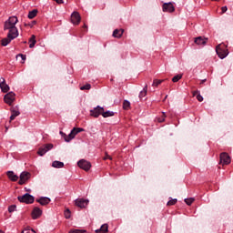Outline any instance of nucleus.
Instances as JSON below:
<instances>
[{"instance_id":"21","label":"nucleus","mask_w":233,"mask_h":233,"mask_svg":"<svg viewBox=\"0 0 233 233\" xmlns=\"http://www.w3.org/2000/svg\"><path fill=\"white\" fill-rule=\"evenodd\" d=\"M35 43H37V40H35V35H32L29 39V48H34V46H35Z\"/></svg>"},{"instance_id":"20","label":"nucleus","mask_w":233,"mask_h":233,"mask_svg":"<svg viewBox=\"0 0 233 233\" xmlns=\"http://www.w3.org/2000/svg\"><path fill=\"white\" fill-rule=\"evenodd\" d=\"M124 32L125 30L123 29H115L113 32V37H116L117 39H119L123 36Z\"/></svg>"},{"instance_id":"18","label":"nucleus","mask_w":233,"mask_h":233,"mask_svg":"<svg viewBox=\"0 0 233 233\" xmlns=\"http://www.w3.org/2000/svg\"><path fill=\"white\" fill-rule=\"evenodd\" d=\"M6 176L10 181H17V179H19V177L14 174V171H7Z\"/></svg>"},{"instance_id":"4","label":"nucleus","mask_w":233,"mask_h":233,"mask_svg":"<svg viewBox=\"0 0 233 233\" xmlns=\"http://www.w3.org/2000/svg\"><path fill=\"white\" fill-rule=\"evenodd\" d=\"M216 52L220 59H225L228 56V50L225 49V46H217Z\"/></svg>"},{"instance_id":"8","label":"nucleus","mask_w":233,"mask_h":233,"mask_svg":"<svg viewBox=\"0 0 233 233\" xmlns=\"http://www.w3.org/2000/svg\"><path fill=\"white\" fill-rule=\"evenodd\" d=\"M30 172L24 171L20 174V179L18 181V185H25L28 179L31 177Z\"/></svg>"},{"instance_id":"47","label":"nucleus","mask_w":233,"mask_h":233,"mask_svg":"<svg viewBox=\"0 0 233 233\" xmlns=\"http://www.w3.org/2000/svg\"><path fill=\"white\" fill-rule=\"evenodd\" d=\"M0 233H5V231H3V230L0 229Z\"/></svg>"},{"instance_id":"36","label":"nucleus","mask_w":233,"mask_h":233,"mask_svg":"<svg viewBox=\"0 0 233 233\" xmlns=\"http://www.w3.org/2000/svg\"><path fill=\"white\" fill-rule=\"evenodd\" d=\"M15 205H12L8 208V212L12 213V212H15Z\"/></svg>"},{"instance_id":"3","label":"nucleus","mask_w":233,"mask_h":233,"mask_svg":"<svg viewBox=\"0 0 233 233\" xmlns=\"http://www.w3.org/2000/svg\"><path fill=\"white\" fill-rule=\"evenodd\" d=\"M79 132H85V129L81 128V127H74L71 130L68 137H66V142L70 143V141H72V139H74L76 137V136H77V134H79Z\"/></svg>"},{"instance_id":"2","label":"nucleus","mask_w":233,"mask_h":233,"mask_svg":"<svg viewBox=\"0 0 233 233\" xmlns=\"http://www.w3.org/2000/svg\"><path fill=\"white\" fill-rule=\"evenodd\" d=\"M17 199L18 201H20V203H26V205H30L34 203L35 198H34V196L25 193L24 196L17 197Z\"/></svg>"},{"instance_id":"31","label":"nucleus","mask_w":233,"mask_h":233,"mask_svg":"<svg viewBox=\"0 0 233 233\" xmlns=\"http://www.w3.org/2000/svg\"><path fill=\"white\" fill-rule=\"evenodd\" d=\"M177 203V199L174 198L167 202V207H172V205H176Z\"/></svg>"},{"instance_id":"12","label":"nucleus","mask_w":233,"mask_h":233,"mask_svg":"<svg viewBox=\"0 0 233 233\" xmlns=\"http://www.w3.org/2000/svg\"><path fill=\"white\" fill-rule=\"evenodd\" d=\"M162 10L163 12H169V13H172V12H175L176 8L174 7V5H172V3H165L163 5H162Z\"/></svg>"},{"instance_id":"7","label":"nucleus","mask_w":233,"mask_h":233,"mask_svg":"<svg viewBox=\"0 0 233 233\" xmlns=\"http://www.w3.org/2000/svg\"><path fill=\"white\" fill-rule=\"evenodd\" d=\"M54 148V145L53 144H46L44 147H39L37 154L38 156H45V154H46V152H48L49 150H52Z\"/></svg>"},{"instance_id":"45","label":"nucleus","mask_w":233,"mask_h":233,"mask_svg":"<svg viewBox=\"0 0 233 233\" xmlns=\"http://www.w3.org/2000/svg\"><path fill=\"white\" fill-rule=\"evenodd\" d=\"M3 80L5 81V78H4V77H1V78H0V83H3Z\"/></svg>"},{"instance_id":"40","label":"nucleus","mask_w":233,"mask_h":233,"mask_svg":"<svg viewBox=\"0 0 233 233\" xmlns=\"http://www.w3.org/2000/svg\"><path fill=\"white\" fill-rule=\"evenodd\" d=\"M228 10V8L227 7V5H225L221 8L222 14H225V12H227Z\"/></svg>"},{"instance_id":"28","label":"nucleus","mask_w":233,"mask_h":233,"mask_svg":"<svg viewBox=\"0 0 233 233\" xmlns=\"http://www.w3.org/2000/svg\"><path fill=\"white\" fill-rule=\"evenodd\" d=\"M123 108L124 110H128L130 108V102H128V100H124Z\"/></svg>"},{"instance_id":"13","label":"nucleus","mask_w":233,"mask_h":233,"mask_svg":"<svg viewBox=\"0 0 233 233\" xmlns=\"http://www.w3.org/2000/svg\"><path fill=\"white\" fill-rule=\"evenodd\" d=\"M75 204L79 208H85L86 207V205H88V200L83 199V198H78V199L75 200Z\"/></svg>"},{"instance_id":"49","label":"nucleus","mask_w":233,"mask_h":233,"mask_svg":"<svg viewBox=\"0 0 233 233\" xmlns=\"http://www.w3.org/2000/svg\"><path fill=\"white\" fill-rule=\"evenodd\" d=\"M211 1H219V0H211Z\"/></svg>"},{"instance_id":"30","label":"nucleus","mask_w":233,"mask_h":233,"mask_svg":"<svg viewBox=\"0 0 233 233\" xmlns=\"http://www.w3.org/2000/svg\"><path fill=\"white\" fill-rule=\"evenodd\" d=\"M194 201H195L194 198H189L185 199V203H187L188 206L194 203Z\"/></svg>"},{"instance_id":"50","label":"nucleus","mask_w":233,"mask_h":233,"mask_svg":"<svg viewBox=\"0 0 233 233\" xmlns=\"http://www.w3.org/2000/svg\"><path fill=\"white\" fill-rule=\"evenodd\" d=\"M84 28H86V25H84Z\"/></svg>"},{"instance_id":"5","label":"nucleus","mask_w":233,"mask_h":233,"mask_svg":"<svg viewBox=\"0 0 233 233\" xmlns=\"http://www.w3.org/2000/svg\"><path fill=\"white\" fill-rule=\"evenodd\" d=\"M4 100H5V103H6V105H9V106H12V103L15 101V93L14 92L7 93L6 95H5Z\"/></svg>"},{"instance_id":"29","label":"nucleus","mask_w":233,"mask_h":233,"mask_svg":"<svg viewBox=\"0 0 233 233\" xmlns=\"http://www.w3.org/2000/svg\"><path fill=\"white\" fill-rule=\"evenodd\" d=\"M165 80H158V79H154L152 86H159L161 83H163Z\"/></svg>"},{"instance_id":"10","label":"nucleus","mask_w":233,"mask_h":233,"mask_svg":"<svg viewBox=\"0 0 233 233\" xmlns=\"http://www.w3.org/2000/svg\"><path fill=\"white\" fill-rule=\"evenodd\" d=\"M103 109L104 107L97 106L96 107L90 110V116H92L93 117H98L99 116H103Z\"/></svg>"},{"instance_id":"25","label":"nucleus","mask_w":233,"mask_h":233,"mask_svg":"<svg viewBox=\"0 0 233 233\" xmlns=\"http://www.w3.org/2000/svg\"><path fill=\"white\" fill-rule=\"evenodd\" d=\"M102 116H103V117H112L114 116V112H112V111L105 112V108H104L103 112H102Z\"/></svg>"},{"instance_id":"14","label":"nucleus","mask_w":233,"mask_h":233,"mask_svg":"<svg viewBox=\"0 0 233 233\" xmlns=\"http://www.w3.org/2000/svg\"><path fill=\"white\" fill-rule=\"evenodd\" d=\"M43 214V210L39 208H35L32 211V218L33 219H38V218H41Z\"/></svg>"},{"instance_id":"44","label":"nucleus","mask_w":233,"mask_h":233,"mask_svg":"<svg viewBox=\"0 0 233 233\" xmlns=\"http://www.w3.org/2000/svg\"><path fill=\"white\" fill-rule=\"evenodd\" d=\"M36 23H37L36 21H33L32 22V26H34V25H36Z\"/></svg>"},{"instance_id":"19","label":"nucleus","mask_w":233,"mask_h":233,"mask_svg":"<svg viewBox=\"0 0 233 233\" xmlns=\"http://www.w3.org/2000/svg\"><path fill=\"white\" fill-rule=\"evenodd\" d=\"M36 202L40 203L42 206L48 205V203H50V198L46 197H42L36 199Z\"/></svg>"},{"instance_id":"11","label":"nucleus","mask_w":233,"mask_h":233,"mask_svg":"<svg viewBox=\"0 0 233 233\" xmlns=\"http://www.w3.org/2000/svg\"><path fill=\"white\" fill-rule=\"evenodd\" d=\"M71 23H73V25H79V23H81V15L78 12H73L71 15Z\"/></svg>"},{"instance_id":"23","label":"nucleus","mask_w":233,"mask_h":233,"mask_svg":"<svg viewBox=\"0 0 233 233\" xmlns=\"http://www.w3.org/2000/svg\"><path fill=\"white\" fill-rule=\"evenodd\" d=\"M52 167H54V168H63V167H65V163L56 160L52 163Z\"/></svg>"},{"instance_id":"38","label":"nucleus","mask_w":233,"mask_h":233,"mask_svg":"<svg viewBox=\"0 0 233 233\" xmlns=\"http://www.w3.org/2000/svg\"><path fill=\"white\" fill-rule=\"evenodd\" d=\"M85 231H82L81 229H72L68 233H83Z\"/></svg>"},{"instance_id":"17","label":"nucleus","mask_w":233,"mask_h":233,"mask_svg":"<svg viewBox=\"0 0 233 233\" xmlns=\"http://www.w3.org/2000/svg\"><path fill=\"white\" fill-rule=\"evenodd\" d=\"M0 88H1L2 92H4V94H6V92H8V90H10V86H7L6 80H3L2 82H0Z\"/></svg>"},{"instance_id":"34","label":"nucleus","mask_w":233,"mask_h":233,"mask_svg":"<svg viewBox=\"0 0 233 233\" xmlns=\"http://www.w3.org/2000/svg\"><path fill=\"white\" fill-rule=\"evenodd\" d=\"M165 117H167V116L165 113H162V116L157 118L158 123H163V121H165Z\"/></svg>"},{"instance_id":"37","label":"nucleus","mask_w":233,"mask_h":233,"mask_svg":"<svg viewBox=\"0 0 233 233\" xmlns=\"http://www.w3.org/2000/svg\"><path fill=\"white\" fill-rule=\"evenodd\" d=\"M65 218L66 219H70V209L65 211Z\"/></svg>"},{"instance_id":"16","label":"nucleus","mask_w":233,"mask_h":233,"mask_svg":"<svg viewBox=\"0 0 233 233\" xmlns=\"http://www.w3.org/2000/svg\"><path fill=\"white\" fill-rule=\"evenodd\" d=\"M208 41V38H203V36H198L195 38V44L196 45H207V42Z\"/></svg>"},{"instance_id":"32","label":"nucleus","mask_w":233,"mask_h":233,"mask_svg":"<svg viewBox=\"0 0 233 233\" xmlns=\"http://www.w3.org/2000/svg\"><path fill=\"white\" fill-rule=\"evenodd\" d=\"M90 88H92V86H90V84H86V85L81 86L80 90H90Z\"/></svg>"},{"instance_id":"33","label":"nucleus","mask_w":233,"mask_h":233,"mask_svg":"<svg viewBox=\"0 0 233 233\" xmlns=\"http://www.w3.org/2000/svg\"><path fill=\"white\" fill-rule=\"evenodd\" d=\"M22 233H35V230L30 229V228H26Z\"/></svg>"},{"instance_id":"1","label":"nucleus","mask_w":233,"mask_h":233,"mask_svg":"<svg viewBox=\"0 0 233 233\" xmlns=\"http://www.w3.org/2000/svg\"><path fill=\"white\" fill-rule=\"evenodd\" d=\"M18 22L19 20L16 16H11L5 22L4 30H9V32L7 34V37L2 39V46H8L14 39L19 37V30H17V27L15 26Z\"/></svg>"},{"instance_id":"27","label":"nucleus","mask_w":233,"mask_h":233,"mask_svg":"<svg viewBox=\"0 0 233 233\" xmlns=\"http://www.w3.org/2000/svg\"><path fill=\"white\" fill-rule=\"evenodd\" d=\"M182 77H183V75H182V74L176 75V76L172 78V81H173V83H177V81H179V79H182Z\"/></svg>"},{"instance_id":"43","label":"nucleus","mask_w":233,"mask_h":233,"mask_svg":"<svg viewBox=\"0 0 233 233\" xmlns=\"http://www.w3.org/2000/svg\"><path fill=\"white\" fill-rule=\"evenodd\" d=\"M198 95H199V91L198 90L193 92V96H198Z\"/></svg>"},{"instance_id":"9","label":"nucleus","mask_w":233,"mask_h":233,"mask_svg":"<svg viewBox=\"0 0 233 233\" xmlns=\"http://www.w3.org/2000/svg\"><path fill=\"white\" fill-rule=\"evenodd\" d=\"M231 159L228 153L223 152L220 154V165H230Z\"/></svg>"},{"instance_id":"15","label":"nucleus","mask_w":233,"mask_h":233,"mask_svg":"<svg viewBox=\"0 0 233 233\" xmlns=\"http://www.w3.org/2000/svg\"><path fill=\"white\" fill-rule=\"evenodd\" d=\"M10 110H11L10 121H14V119H15L17 116H20L21 112H19V110H17L16 107H11Z\"/></svg>"},{"instance_id":"6","label":"nucleus","mask_w":233,"mask_h":233,"mask_svg":"<svg viewBox=\"0 0 233 233\" xmlns=\"http://www.w3.org/2000/svg\"><path fill=\"white\" fill-rule=\"evenodd\" d=\"M77 165L79 167V168H82V170H85L86 172H88V170H90V168L92 167V164H90V162L85 160V159H81L77 162Z\"/></svg>"},{"instance_id":"24","label":"nucleus","mask_w":233,"mask_h":233,"mask_svg":"<svg viewBox=\"0 0 233 233\" xmlns=\"http://www.w3.org/2000/svg\"><path fill=\"white\" fill-rule=\"evenodd\" d=\"M148 90V86L146 85L143 88V90L139 93V98L143 99L147 96V91Z\"/></svg>"},{"instance_id":"39","label":"nucleus","mask_w":233,"mask_h":233,"mask_svg":"<svg viewBox=\"0 0 233 233\" xmlns=\"http://www.w3.org/2000/svg\"><path fill=\"white\" fill-rule=\"evenodd\" d=\"M60 135L62 136V137L65 138V141H66V137H68V136H66V134L63 133V131H60Z\"/></svg>"},{"instance_id":"22","label":"nucleus","mask_w":233,"mask_h":233,"mask_svg":"<svg viewBox=\"0 0 233 233\" xmlns=\"http://www.w3.org/2000/svg\"><path fill=\"white\" fill-rule=\"evenodd\" d=\"M96 233H106V232H108V225L107 224L102 225L99 229L96 230Z\"/></svg>"},{"instance_id":"26","label":"nucleus","mask_w":233,"mask_h":233,"mask_svg":"<svg viewBox=\"0 0 233 233\" xmlns=\"http://www.w3.org/2000/svg\"><path fill=\"white\" fill-rule=\"evenodd\" d=\"M37 15V9H34L29 12L28 14V19H34Z\"/></svg>"},{"instance_id":"46","label":"nucleus","mask_w":233,"mask_h":233,"mask_svg":"<svg viewBox=\"0 0 233 233\" xmlns=\"http://www.w3.org/2000/svg\"><path fill=\"white\" fill-rule=\"evenodd\" d=\"M206 81H207V79L202 80L200 85H203V83H205Z\"/></svg>"},{"instance_id":"48","label":"nucleus","mask_w":233,"mask_h":233,"mask_svg":"<svg viewBox=\"0 0 233 233\" xmlns=\"http://www.w3.org/2000/svg\"><path fill=\"white\" fill-rule=\"evenodd\" d=\"M167 97H168V96H165V99H167Z\"/></svg>"},{"instance_id":"42","label":"nucleus","mask_w":233,"mask_h":233,"mask_svg":"<svg viewBox=\"0 0 233 233\" xmlns=\"http://www.w3.org/2000/svg\"><path fill=\"white\" fill-rule=\"evenodd\" d=\"M106 159L112 160V157H110V155L108 154H106V156L104 157V160H106Z\"/></svg>"},{"instance_id":"41","label":"nucleus","mask_w":233,"mask_h":233,"mask_svg":"<svg viewBox=\"0 0 233 233\" xmlns=\"http://www.w3.org/2000/svg\"><path fill=\"white\" fill-rule=\"evenodd\" d=\"M197 99L201 103V101H203V96L200 95H197Z\"/></svg>"},{"instance_id":"35","label":"nucleus","mask_w":233,"mask_h":233,"mask_svg":"<svg viewBox=\"0 0 233 233\" xmlns=\"http://www.w3.org/2000/svg\"><path fill=\"white\" fill-rule=\"evenodd\" d=\"M16 57H21L22 59V63H25V61H26V56L23 55V54H19L16 56Z\"/></svg>"}]
</instances>
